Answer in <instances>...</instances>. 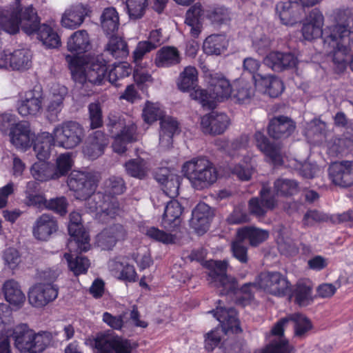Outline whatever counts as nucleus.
I'll use <instances>...</instances> for the list:
<instances>
[{"instance_id":"f257e3e1","label":"nucleus","mask_w":353,"mask_h":353,"mask_svg":"<svg viewBox=\"0 0 353 353\" xmlns=\"http://www.w3.org/2000/svg\"><path fill=\"white\" fill-rule=\"evenodd\" d=\"M0 26L10 34L17 33L21 26L26 34H36L38 39L48 48H55L61 45L58 34L50 26L41 24L37 13L32 6L22 8L16 4L1 8Z\"/></svg>"},{"instance_id":"f03ea898","label":"nucleus","mask_w":353,"mask_h":353,"mask_svg":"<svg viewBox=\"0 0 353 353\" xmlns=\"http://www.w3.org/2000/svg\"><path fill=\"white\" fill-rule=\"evenodd\" d=\"M219 321L221 330L216 329L208 333L205 339V349L212 352L219 347L218 353H241L243 350L244 341L239 340L235 343L231 341H224L221 343L222 335L230 334H239L242 332L239 321L236 317V310L231 306L226 307L223 300L217 301L215 310L210 311Z\"/></svg>"},{"instance_id":"7ed1b4c3","label":"nucleus","mask_w":353,"mask_h":353,"mask_svg":"<svg viewBox=\"0 0 353 353\" xmlns=\"http://www.w3.org/2000/svg\"><path fill=\"white\" fill-rule=\"evenodd\" d=\"M72 79L83 96L94 93V87L103 85L106 81V61L102 57H97L85 63H80L76 56L66 55Z\"/></svg>"},{"instance_id":"20e7f679","label":"nucleus","mask_w":353,"mask_h":353,"mask_svg":"<svg viewBox=\"0 0 353 353\" xmlns=\"http://www.w3.org/2000/svg\"><path fill=\"white\" fill-rule=\"evenodd\" d=\"M103 189L104 193L97 192L89 201L88 208L91 212H97L103 219H113L120 212L119 203L115 196L125 192V181L121 176H111L104 181Z\"/></svg>"},{"instance_id":"39448f33","label":"nucleus","mask_w":353,"mask_h":353,"mask_svg":"<svg viewBox=\"0 0 353 353\" xmlns=\"http://www.w3.org/2000/svg\"><path fill=\"white\" fill-rule=\"evenodd\" d=\"M290 321L294 323V334L298 337L303 336L312 328L311 322L303 314H290L277 321L271 330L272 334L279 336V339L272 341L264 349L256 350L254 353H293V347L283 338L284 327Z\"/></svg>"},{"instance_id":"423d86ee","label":"nucleus","mask_w":353,"mask_h":353,"mask_svg":"<svg viewBox=\"0 0 353 353\" xmlns=\"http://www.w3.org/2000/svg\"><path fill=\"white\" fill-rule=\"evenodd\" d=\"M349 16H353V14L350 12L340 13L334 25L323 30L324 21L323 14L319 10L313 9L307 18V21L303 25L302 34L307 41H312L321 37L323 46L330 44V42H332L333 38L339 33V30H341L345 25L346 21L349 19Z\"/></svg>"},{"instance_id":"0eeeda50","label":"nucleus","mask_w":353,"mask_h":353,"mask_svg":"<svg viewBox=\"0 0 353 353\" xmlns=\"http://www.w3.org/2000/svg\"><path fill=\"white\" fill-rule=\"evenodd\" d=\"M182 172L193 188L201 190L208 188L218 179V172L214 164L207 158L194 157L185 161Z\"/></svg>"},{"instance_id":"6e6552de","label":"nucleus","mask_w":353,"mask_h":353,"mask_svg":"<svg viewBox=\"0 0 353 353\" xmlns=\"http://www.w3.org/2000/svg\"><path fill=\"white\" fill-rule=\"evenodd\" d=\"M12 338L15 347L21 353H41L50 343L52 336L47 331L36 333L26 323L13 329Z\"/></svg>"},{"instance_id":"1a4fd4ad","label":"nucleus","mask_w":353,"mask_h":353,"mask_svg":"<svg viewBox=\"0 0 353 353\" xmlns=\"http://www.w3.org/2000/svg\"><path fill=\"white\" fill-rule=\"evenodd\" d=\"M330 44H325L324 49L331 56L337 72L343 71L347 64L349 46L353 42V16L349 19Z\"/></svg>"},{"instance_id":"9d476101","label":"nucleus","mask_w":353,"mask_h":353,"mask_svg":"<svg viewBox=\"0 0 353 353\" xmlns=\"http://www.w3.org/2000/svg\"><path fill=\"white\" fill-rule=\"evenodd\" d=\"M228 265L225 261H207L208 281L212 287L219 289L221 296L232 299L238 292V286L236 279L227 274Z\"/></svg>"},{"instance_id":"9b49d317","label":"nucleus","mask_w":353,"mask_h":353,"mask_svg":"<svg viewBox=\"0 0 353 353\" xmlns=\"http://www.w3.org/2000/svg\"><path fill=\"white\" fill-rule=\"evenodd\" d=\"M257 287L266 292L277 296H284L291 292L290 283L287 279L279 272H261L256 279L255 282L245 284L241 291L248 293V297H252L250 287Z\"/></svg>"},{"instance_id":"f8f14e48","label":"nucleus","mask_w":353,"mask_h":353,"mask_svg":"<svg viewBox=\"0 0 353 353\" xmlns=\"http://www.w3.org/2000/svg\"><path fill=\"white\" fill-rule=\"evenodd\" d=\"M232 87L225 78L212 79L209 92L205 90L196 89L191 94L192 98L197 100L203 106L209 109L215 107L216 102L228 99L232 94Z\"/></svg>"},{"instance_id":"ddd939ff","label":"nucleus","mask_w":353,"mask_h":353,"mask_svg":"<svg viewBox=\"0 0 353 353\" xmlns=\"http://www.w3.org/2000/svg\"><path fill=\"white\" fill-rule=\"evenodd\" d=\"M99 181V175L94 172L73 171L69 175L67 184L74 196L79 200H92ZM89 201H88V203Z\"/></svg>"},{"instance_id":"4468645a","label":"nucleus","mask_w":353,"mask_h":353,"mask_svg":"<svg viewBox=\"0 0 353 353\" xmlns=\"http://www.w3.org/2000/svg\"><path fill=\"white\" fill-rule=\"evenodd\" d=\"M52 135L57 146L65 149H73L78 146L85 137L83 126L77 121H64L56 125Z\"/></svg>"},{"instance_id":"2eb2a0df","label":"nucleus","mask_w":353,"mask_h":353,"mask_svg":"<svg viewBox=\"0 0 353 353\" xmlns=\"http://www.w3.org/2000/svg\"><path fill=\"white\" fill-rule=\"evenodd\" d=\"M32 64V54L26 48L0 51V69L11 68L12 70L23 71L29 69Z\"/></svg>"},{"instance_id":"dca6fc26","label":"nucleus","mask_w":353,"mask_h":353,"mask_svg":"<svg viewBox=\"0 0 353 353\" xmlns=\"http://www.w3.org/2000/svg\"><path fill=\"white\" fill-rule=\"evenodd\" d=\"M81 216L79 213L73 212L70 214L68 232L70 239L68 247L70 252L77 247L78 252H86L90 249V238L88 234L81 225Z\"/></svg>"},{"instance_id":"f3484780","label":"nucleus","mask_w":353,"mask_h":353,"mask_svg":"<svg viewBox=\"0 0 353 353\" xmlns=\"http://www.w3.org/2000/svg\"><path fill=\"white\" fill-rule=\"evenodd\" d=\"M95 347L98 353H132L130 342L114 335L112 331L98 335Z\"/></svg>"},{"instance_id":"a211bd4d","label":"nucleus","mask_w":353,"mask_h":353,"mask_svg":"<svg viewBox=\"0 0 353 353\" xmlns=\"http://www.w3.org/2000/svg\"><path fill=\"white\" fill-rule=\"evenodd\" d=\"M58 296V287L50 283H37L30 288L29 303L34 307H42L54 301Z\"/></svg>"},{"instance_id":"6ab92c4d","label":"nucleus","mask_w":353,"mask_h":353,"mask_svg":"<svg viewBox=\"0 0 353 353\" xmlns=\"http://www.w3.org/2000/svg\"><path fill=\"white\" fill-rule=\"evenodd\" d=\"M331 181L341 188L353 185V161H342L332 163L328 168Z\"/></svg>"},{"instance_id":"aec40b11","label":"nucleus","mask_w":353,"mask_h":353,"mask_svg":"<svg viewBox=\"0 0 353 353\" xmlns=\"http://www.w3.org/2000/svg\"><path fill=\"white\" fill-rule=\"evenodd\" d=\"M275 11L283 24L292 26L301 19L304 8L297 1L280 0L276 3Z\"/></svg>"},{"instance_id":"412c9836","label":"nucleus","mask_w":353,"mask_h":353,"mask_svg":"<svg viewBox=\"0 0 353 353\" xmlns=\"http://www.w3.org/2000/svg\"><path fill=\"white\" fill-rule=\"evenodd\" d=\"M276 205L272 190L263 185L259 196L252 198L248 202V209L251 214L257 217H263L268 210H272Z\"/></svg>"},{"instance_id":"4be33fe9","label":"nucleus","mask_w":353,"mask_h":353,"mask_svg":"<svg viewBox=\"0 0 353 353\" xmlns=\"http://www.w3.org/2000/svg\"><path fill=\"white\" fill-rule=\"evenodd\" d=\"M230 123V119L226 114L212 111L201 117V127L203 133L216 135L223 134Z\"/></svg>"},{"instance_id":"5701e85b","label":"nucleus","mask_w":353,"mask_h":353,"mask_svg":"<svg viewBox=\"0 0 353 353\" xmlns=\"http://www.w3.org/2000/svg\"><path fill=\"white\" fill-rule=\"evenodd\" d=\"M127 232L123 225L115 224L102 230L97 236V244L102 250H112L118 241H123Z\"/></svg>"},{"instance_id":"b1692460","label":"nucleus","mask_w":353,"mask_h":353,"mask_svg":"<svg viewBox=\"0 0 353 353\" xmlns=\"http://www.w3.org/2000/svg\"><path fill=\"white\" fill-rule=\"evenodd\" d=\"M212 216L210 207L205 203H199L192 210L190 225L199 235H202L208 230Z\"/></svg>"},{"instance_id":"393cba45","label":"nucleus","mask_w":353,"mask_h":353,"mask_svg":"<svg viewBox=\"0 0 353 353\" xmlns=\"http://www.w3.org/2000/svg\"><path fill=\"white\" fill-rule=\"evenodd\" d=\"M67 94L68 89L64 85H57L52 88L46 106V117L50 123L59 121V114L63 108V101Z\"/></svg>"},{"instance_id":"a878e982","label":"nucleus","mask_w":353,"mask_h":353,"mask_svg":"<svg viewBox=\"0 0 353 353\" xmlns=\"http://www.w3.org/2000/svg\"><path fill=\"white\" fill-rule=\"evenodd\" d=\"M264 64L275 72H281L294 68L297 58L291 52H271L263 60Z\"/></svg>"},{"instance_id":"bb28decb","label":"nucleus","mask_w":353,"mask_h":353,"mask_svg":"<svg viewBox=\"0 0 353 353\" xmlns=\"http://www.w3.org/2000/svg\"><path fill=\"white\" fill-rule=\"evenodd\" d=\"M89 12L88 6L82 3L72 5L63 14L61 18L62 26L69 29H75L79 27Z\"/></svg>"},{"instance_id":"cd10ccee","label":"nucleus","mask_w":353,"mask_h":353,"mask_svg":"<svg viewBox=\"0 0 353 353\" xmlns=\"http://www.w3.org/2000/svg\"><path fill=\"white\" fill-rule=\"evenodd\" d=\"M254 139L257 148L265 154L268 161L274 165L283 163V156L279 145L271 143L269 139L260 131L254 134Z\"/></svg>"},{"instance_id":"c85d7f7f","label":"nucleus","mask_w":353,"mask_h":353,"mask_svg":"<svg viewBox=\"0 0 353 353\" xmlns=\"http://www.w3.org/2000/svg\"><path fill=\"white\" fill-rule=\"evenodd\" d=\"M107 136L101 130H97L90 134L83 148V153L90 159L94 160L101 156L108 145Z\"/></svg>"},{"instance_id":"c756f323","label":"nucleus","mask_w":353,"mask_h":353,"mask_svg":"<svg viewBox=\"0 0 353 353\" xmlns=\"http://www.w3.org/2000/svg\"><path fill=\"white\" fill-rule=\"evenodd\" d=\"M18 112L23 117L37 116L42 110V97L34 90L25 93L24 97L19 101Z\"/></svg>"},{"instance_id":"7c9ffc66","label":"nucleus","mask_w":353,"mask_h":353,"mask_svg":"<svg viewBox=\"0 0 353 353\" xmlns=\"http://www.w3.org/2000/svg\"><path fill=\"white\" fill-rule=\"evenodd\" d=\"M57 228L54 217L48 214H43L34 222L32 232L37 239L47 241Z\"/></svg>"},{"instance_id":"2f4dec72","label":"nucleus","mask_w":353,"mask_h":353,"mask_svg":"<svg viewBox=\"0 0 353 353\" xmlns=\"http://www.w3.org/2000/svg\"><path fill=\"white\" fill-rule=\"evenodd\" d=\"M294 129L295 124L290 119L280 116L270 120L268 132L270 137L278 139L288 137Z\"/></svg>"},{"instance_id":"473e14b6","label":"nucleus","mask_w":353,"mask_h":353,"mask_svg":"<svg viewBox=\"0 0 353 353\" xmlns=\"http://www.w3.org/2000/svg\"><path fill=\"white\" fill-rule=\"evenodd\" d=\"M11 143L17 148L26 149L31 145L32 134L27 122H19L9 132Z\"/></svg>"},{"instance_id":"72a5a7b5","label":"nucleus","mask_w":353,"mask_h":353,"mask_svg":"<svg viewBox=\"0 0 353 353\" xmlns=\"http://www.w3.org/2000/svg\"><path fill=\"white\" fill-rule=\"evenodd\" d=\"M159 144L162 148H169L172 144L174 135L179 132V123L173 117H163L160 121Z\"/></svg>"},{"instance_id":"f704fd0d","label":"nucleus","mask_w":353,"mask_h":353,"mask_svg":"<svg viewBox=\"0 0 353 353\" xmlns=\"http://www.w3.org/2000/svg\"><path fill=\"white\" fill-rule=\"evenodd\" d=\"M56 145L52 133L43 132L37 135L33 145V150L39 161H45L50 154L52 147Z\"/></svg>"},{"instance_id":"c9c22d12","label":"nucleus","mask_w":353,"mask_h":353,"mask_svg":"<svg viewBox=\"0 0 353 353\" xmlns=\"http://www.w3.org/2000/svg\"><path fill=\"white\" fill-rule=\"evenodd\" d=\"M203 14L202 6L196 3L186 12L185 23L190 28V33L194 38H197L201 32V17Z\"/></svg>"},{"instance_id":"e433bc0d","label":"nucleus","mask_w":353,"mask_h":353,"mask_svg":"<svg viewBox=\"0 0 353 353\" xmlns=\"http://www.w3.org/2000/svg\"><path fill=\"white\" fill-rule=\"evenodd\" d=\"M91 47L90 37L84 30L74 32L67 42V49L74 54H81L88 51Z\"/></svg>"},{"instance_id":"4c0bfd02","label":"nucleus","mask_w":353,"mask_h":353,"mask_svg":"<svg viewBox=\"0 0 353 353\" xmlns=\"http://www.w3.org/2000/svg\"><path fill=\"white\" fill-rule=\"evenodd\" d=\"M3 290L6 300L10 304L17 307H21L23 304L26 296L17 281L12 279L6 281Z\"/></svg>"},{"instance_id":"58836bf2","label":"nucleus","mask_w":353,"mask_h":353,"mask_svg":"<svg viewBox=\"0 0 353 353\" xmlns=\"http://www.w3.org/2000/svg\"><path fill=\"white\" fill-rule=\"evenodd\" d=\"M182 214V207L176 200L169 201L164 210L162 218V224L165 228H174L180 223Z\"/></svg>"},{"instance_id":"ea45409f","label":"nucleus","mask_w":353,"mask_h":353,"mask_svg":"<svg viewBox=\"0 0 353 353\" xmlns=\"http://www.w3.org/2000/svg\"><path fill=\"white\" fill-rule=\"evenodd\" d=\"M238 237L242 240L248 239L252 246H257L269 237V232L256 227H244L238 230Z\"/></svg>"},{"instance_id":"a19ab883","label":"nucleus","mask_w":353,"mask_h":353,"mask_svg":"<svg viewBox=\"0 0 353 353\" xmlns=\"http://www.w3.org/2000/svg\"><path fill=\"white\" fill-rule=\"evenodd\" d=\"M180 62L179 50L171 46H165L158 50L155 64L158 67H170Z\"/></svg>"},{"instance_id":"79ce46f5","label":"nucleus","mask_w":353,"mask_h":353,"mask_svg":"<svg viewBox=\"0 0 353 353\" xmlns=\"http://www.w3.org/2000/svg\"><path fill=\"white\" fill-rule=\"evenodd\" d=\"M228 46V41L223 34H212L203 42V51L210 55H219Z\"/></svg>"},{"instance_id":"37998d69","label":"nucleus","mask_w":353,"mask_h":353,"mask_svg":"<svg viewBox=\"0 0 353 353\" xmlns=\"http://www.w3.org/2000/svg\"><path fill=\"white\" fill-rule=\"evenodd\" d=\"M110 267L112 270L115 271L116 276L120 280L126 282H135L137 280V274L134 267L125 261H112Z\"/></svg>"},{"instance_id":"c03bdc74","label":"nucleus","mask_w":353,"mask_h":353,"mask_svg":"<svg viewBox=\"0 0 353 353\" xmlns=\"http://www.w3.org/2000/svg\"><path fill=\"white\" fill-rule=\"evenodd\" d=\"M105 52L115 59H123L128 55L129 50L128 44L123 38L112 36L105 47Z\"/></svg>"},{"instance_id":"a18cd8bd","label":"nucleus","mask_w":353,"mask_h":353,"mask_svg":"<svg viewBox=\"0 0 353 353\" xmlns=\"http://www.w3.org/2000/svg\"><path fill=\"white\" fill-rule=\"evenodd\" d=\"M32 176L37 181H46L50 179H56L54 175V165L39 161L34 163L30 169Z\"/></svg>"},{"instance_id":"49530a36","label":"nucleus","mask_w":353,"mask_h":353,"mask_svg":"<svg viewBox=\"0 0 353 353\" xmlns=\"http://www.w3.org/2000/svg\"><path fill=\"white\" fill-rule=\"evenodd\" d=\"M197 70L194 67L188 66L180 74L177 85L183 92L194 90L197 85Z\"/></svg>"},{"instance_id":"de8ad7c7","label":"nucleus","mask_w":353,"mask_h":353,"mask_svg":"<svg viewBox=\"0 0 353 353\" xmlns=\"http://www.w3.org/2000/svg\"><path fill=\"white\" fill-rule=\"evenodd\" d=\"M233 92L234 98L239 103H248L254 96V90L250 82L241 79L234 83Z\"/></svg>"},{"instance_id":"09e8293b","label":"nucleus","mask_w":353,"mask_h":353,"mask_svg":"<svg viewBox=\"0 0 353 353\" xmlns=\"http://www.w3.org/2000/svg\"><path fill=\"white\" fill-rule=\"evenodd\" d=\"M101 24L107 34H113L118 30L119 18L115 8H107L103 10L101 17Z\"/></svg>"},{"instance_id":"8fccbe9b","label":"nucleus","mask_w":353,"mask_h":353,"mask_svg":"<svg viewBox=\"0 0 353 353\" xmlns=\"http://www.w3.org/2000/svg\"><path fill=\"white\" fill-rule=\"evenodd\" d=\"M126 172L131 176L144 179L150 170L148 163L141 158L130 159L125 163Z\"/></svg>"},{"instance_id":"3c124183","label":"nucleus","mask_w":353,"mask_h":353,"mask_svg":"<svg viewBox=\"0 0 353 353\" xmlns=\"http://www.w3.org/2000/svg\"><path fill=\"white\" fill-rule=\"evenodd\" d=\"M299 185L296 181L288 179H278L274 183V190H272L274 198L276 196H288L296 194Z\"/></svg>"},{"instance_id":"603ef678","label":"nucleus","mask_w":353,"mask_h":353,"mask_svg":"<svg viewBox=\"0 0 353 353\" xmlns=\"http://www.w3.org/2000/svg\"><path fill=\"white\" fill-rule=\"evenodd\" d=\"M288 295L294 296L295 302L299 305H307L312 301V288L303 281H299Z\"/></svg>"},{"instance_id":"864d4df0","label":"nucleus","mask_w":353,"mask_h":353,"mask_svg":"<svg viewBox=\"0 0 353 353\" xmlns=\"http://www.w3.org/2000/svg\"><path fill=\"white\" fill-rule=\"evenodd\" d=\"M136 132L137 126H131L125 134L112 136L114 138L112 143L113 150L118 154L124 153L127 150V143L136 141Z\"/></svg>"},{"instance_id":"5fc2aeb1","label":"nucleus","mask_w":353,"mask_h":353,"mask_svg":"<svg viewBox=\"0 0 353 353\" xmlns=\"http://www.w3.org/2000/svg\"><path fill=\"white\" fill-rule=\"evenodd\" d=\"M107 126L112 136H118L125 134L130 127L136 125L133 123L126 124L123 118L118 114L110 113L108 115Z\"/></svg>"},{"instance_id":"6e6d98bb","label":"nucleus","mask_w":353,"mask_h":353,"mask_svg":"<svg viewBox=\"0 0 353 353\" xmlns=\"http://www.w3.org/2000/svg\"><path fill=\"white\" fill-rule=\"evenodd\" d=\"M148 6V0H125V9L130 19L142 18Z\"/></svg>"},{"instance_id":"4d7b16f0","label":"nucleus","mask_w":353,"mask_h":353,"mask_svg":"<svg viewBox=\"0 0 353 353\" xmlns=\"http://www.w3.org/2000/svg\"><path fill=\"white\" fill-rule=\"evenodd\" d=\"M64 257L68 262L70 270L76 276L85 273L90 267V261L85 256H77L74 259H72L71 254L65 253Z\"/></svg>"},{"instance_id":"13d9d810","label":"nucleus","mask_w":353,"mask_h":353,"mask_svg":"<svg viewBox=\"0 0 353 353\" xmlns=\"http://www.w3.org/2000/svg\"><path fill=\"white\" fill-rule=\"evenodd\" d=\"M132 72V68L127 62H120L114 63L112 68L108 72L106 77L107 80L112 84H115L116 82L125 77H128Z\"/></svg>"},{"instance_id":"bf43d9fd","label":"nucleus","mask_w":353,"mask_h":353,"mask_svg":"<svg viewBox=\"0 0 353 353\" xmlns=\"http://www.w3.org/2000/svg\"><path fill=\"white\" fill-rule=\"evenodd\" d=\"M142 115L144 121L148 123H152L158 119L161 120L163 117L160 105L150 101L145 103Z\"/></svg>"},{"instance_id":"052dcab7","label":"nucleus","mask_w":353,"mask_h":353,"mask_svg":"<svg viewBox=\"0 0 353 353\" xmlns=\"http://www.w3.org/2000/svg\"><path fill=\"white\" fill-rule=\"evenodd\" d=\"M72 168L71 155L69 152L61 154L57 159L54 165V175L56 179L65 175Z\"/></svg>"},{"instance_id":"680f3d73","label":"nucleus","mask_w":353,"mask_h":353,"mask_svg":"<svg viewBox=\"0 0 353 353\" xmlns=\"http://www.w3.org/2000/svg\"><path fill=\"white\" fill-rule=\"evenodd\" d=\"M181 180V178L178 174H171L170 179L163 185V192L170 198L176 197L179 195Z\"/></svg>"},{"instance_id":"e2e57ef3","label":"nucleus","mask_w":353,"mask_h":353,"mask_svg":"<svg viewBox=\"0 0 353 353\" xmlns=\"http://www.w3.org/2000/svg\"><path fill=\"white\" fill-rule=\"evenodd\" d=\"M208 17L213 23L221 25L230 20V12L228 8L221 6L213 9Z\"/></svg>"},{"instance_id":"0e129e2a","label":"nucleus","mask_w":353,"mask_h":353,"mask_svg":"<svg viewBox=\"0 0 353 353\" xmlns=\"http://www.w3.org/2000/svg\"><path fill=\"white\" fill-rule=\"evenodd\" d=\"M146 235L157 241L161 242L165 244H170L174 243V236L171 234H168L155 227H150L146 230Z\"/></svg>"},{"instance_id":"69168bd1","label":"nucleus","mask_w":353,"mask_h":353,"mask_svg":"<svg viewBox=\"0 0 353 353\" xmlns=\"http://www.w3.org/2000/svg\"><path fill=\"white\" fill-rule=\"evenodd\" d=\"M3 260L5 265L12 270L17 269L21 261L18 250L12 248H8L3 252Z\"/></svg>"},{"instance_id":"338daca9","label":"nucleus","mask_w":353,"mask_h":353,"mask_svg":"<svg viewBox=\"0 0 353 353\" xmlns=\"http://www.w3.org/2000/svg\"><path fill=\"white\" fill-rule=\"evenodd\" d=\"M243 240L239 239L231 245L232 256L241 263L248 262V248L243 245Z\"/></svg>"},{"instance_id":"774afa93","label":"nucleus","mask_w":353,"mask_h":353,"mask_svg":"<svg viewBox=\"0 0 353 353\" xmlns=\"http://www.w3.org/2000/svg\"><path fill=\"white\" fill-rule=\"evenodd\" d=\"M68 202L64 196L50 199L46 200V208L52 210L60 215H64L67 212Z\"/></svg>"}]
</instances>
